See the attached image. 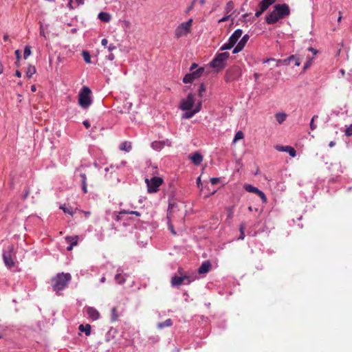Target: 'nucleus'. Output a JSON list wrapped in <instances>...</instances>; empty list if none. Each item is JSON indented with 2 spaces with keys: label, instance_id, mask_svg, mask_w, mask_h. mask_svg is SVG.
Wrapping results in <instances>:
<instances>
[{
  "label": "nucleus",
  "instance_id": "1",
  "mask_svg": "<svg viewBox=\"0 0 352 352\" xmlns=\"http://www.w3.org/2000/svg\"><path fill=\"white\" fill-rule=\"evenodd\" d=\"M290 14V9L287 4H276L274 10L265 16L266 23L269 25L274 24L280 19H283Z\"/></svg>",
  "mask_w": 352,
  "mask_h": 352
},
{
  "label": "nucleus",
  "instance_id": "2",
  "mask_svg": "<svg viewBox=\"0 0 352 352\" xmlns=\"http://www.w3.org/2000/svg\"><path fill=\"white\" fill-rule=\"evenodd\" d=\"M72 279L69 273H58L55 277L52 278V287L54 291L58 292L64 289Z\"/></svg>",
  "mask_w": 352,
  "mask_h": 352
},
{
  "label": "nucleus",
  "instance_id": "3",
  "mask_svg": "<svg viewBox=\"0 0 352 352\" xmlns=\"http://www.w3.org/2000/svg\"><path fill=\"white\" fill-rule=\"evenodd\" d=\"M230 57L228 52H221L216 54L213 60L210 63L211 67L216 69L217 72L223 70L226 66V61Z\"/></svg>",
  "mask_w": 352,
  "mask_h": 352
},
{
  "label": "nucleus",
  "instance_id": "4",
  "mask_svg": "<svg viewBox=\"0 0 352 352\" xmlns=\"http://www.w3.org/2000/svg\"><path fill=\"white\" fill-rule=\"evenodd\" d=\"M91 91L88 87L84 86L81 89L78 94V103L82 108L87 109L91 104Z\"/></svg>",
  "mask_w": 352,
  "mask_h": 352
},
{
  "label": "nucleus",
  "instance_id": "5",
  "mask_svg": "<svg viewBox=\"0 0 352 352\" xmlns=\"http://www.w3.org/2000/svg\"><path fill=\"white\" fill-rule=\"evenodd\" d=\"M192 19L179 24L175 30V37L177 38L187 36L191 31Z\"/></svg>",
  "mask_w": 352,
  "mask_h": 352
},
{
  "label": "nucleus",
  "instance_id": "6",
  "mask_svg": "<svg viewBox=\"0 0 352 352\" xmlns=\"http://www.w3.org/2000/svg\"><path fill=\"white\" fill-rule=\"evenodd\" d=\"M145 182L147 184L148 192L153 193L158 190V188L163 183V179L160 177H153L151 179H146Z\"/></svg>",
  "mask_w": 352,
  "mask_h": 352
},
{
  "label": "nucleus",
  "instance_id": "7",
  "mask_svg": "<svg viewBox=\"0 0 352 352\" xmlns=\"http://www.w3.org/2000/svg\"><path fill=\"white\" fill-rule=\"evenodd\" d=\"M13 251H14V245H9L6 250H5L3 253V259L5 265L8 267H12L14 266V263L13 261Z\"/></svg>",
  "mask_w": 352,
  "mask_h": 352
},
{
  "label": "nucleus",
  "instance_id": "8",
  "mask_svg": "<svg viewBox=\"0 0 352 352\" xmlns=\"http://www.w3.org/2000/svg\"><path fill=\"white\" fill-rule=\"evenodd\" d=\"M204 72V67H199L195 71H192L189 74L185 75L183 78L184 83H191L194 80L199 78Z\"/></svg>",
  "mask_w": 352,
  "mask_h": 352
},
{
  "label": "nucleus",
  "instance_id": "9",
  "mask_svg": "<svg viewBox=\"0 0 352 352\" xmlns=\"http://www.w3.org/2000/svg\"><path fill=\"white\" fill-rule=\"evenodd\" d=\"M195 103V96L192 94H189L186 99L182 100L180 109L183 111L191 109Z\"/></svg>",
  "mask_w": 352,
  "mask_h": 352
},
{
  "label": "nucleus",
  "instance_id": "10",
  "mask_svg": "<svg viewBox=\"0 0 352 352\" xmlns=\"http://www.w3.org/2000/svg\"><path fill=\"white\" fill-rule=\"evenodd\" d=\"M276 0H262L258 4V10L255 12V16H260L268 8L274 3Z\"/></svg>",
  "mask_w": 352,
  "mask_h": 352
},
{
  "label": "nucleus",
  "instance_id": "11",
  "mask_svg": "<svg viewBox=\"0 0 352 352\" xmlns=\"http://www.w3.org/2000/svg\"><path fill=\"white\" fill-rule=\"evenodd\" d=\"M241 75V69L239 67L234 66L226 72L227 80L231 81L235 80Z\"/></svg>",
  "mask_w": 352,
  "mask_h": 352
},
{
  "label": "nucleus",
  "instance_id": "12",
  "mask_svg": "<svg viewBox=\"0 0 352 352\" xmlns=\"http://www.w3.org/2000/svg\"><path fill=\"white\" fill-rule=\"evenodd\" d=\"M275 148L278 151L282 152H287L289 153V155L294 157L296 156V151L292 146H281V145H276L275 146Z\"/></svg>",
  "mask_w": 352,
  "mask_h": 352
},
{
  "label": "nucleus",
  "instance_id": "13",
  "mask_svg": "<svg viewBox=\"0 0 352 352\" xmlns=\"http://www.w3.org/2000/svg\"><path fill=\"white\" fill-rule=\"evenodd\" d=\"M249 40V36L248 34L244 35L241 41L238 43L236 46L234 48L232 53L237 54L241 52L245 47L246 43Z\"/></svg>",
  "mask_w": 352,
  "mask_h": 352
},
{
  "label": "nucleus",
  "instance_id": "14",
  "mask_svg": "<svg viewBox=\"0 0 352 352\" xmlns=\"http://www.w3.org/2000/svg\"><path fill=\"white\" fill-rule=\"evenodd\" d=\"M166 144L170 146L171 142L168 140H166V141H155L152 142L151 146L153 149L160 151L163 148Z\"/></svg>",
  "mask_w": 352,
  "mask_h": 352
},
{
  "label": "nucleus",
  "instance_id": "15",
  "mask_svg": "<svg viewBox=\"0 0 352 352\" xmlns=\"http://www.w3.org/2000/svg\"><path fill=\"white\" fill-rule=\"evenodd\" d=\"M242 34H243L242 30L240 29H237L230 36L228 41L230 43H232L233 44V45H234L236 44V43L237 42V41L239 40V38L241 36Z\"/></svg>",
  "mask_w": 352,
  "mask_h": 352
},
{
  "label": "nucleus",
  "instance_id": "16",
  "mask_svg": "<svg viewBox=\"0 0 352 352\" xmlns=\"http://www.w3.org/2000/svg\"><path fill=\"white\" fill-rule=\"evenodd\" d=\"M87 314L88 316L93 320L98 319L100 316L99 312L94 307H88L87 309Z\"/></svg>",
  "mask_w": 352,
  "mask_h": 352
},
{
  "label": "nucleus",
  "instance_id": "17",
  "mask_svg": "<svg viewBox=\"0 0 352 352\" xmlns=\"http://www.w3.org/2000/svg\"><path fill=\"white\" fill-rule=\"evenodd\" d=\"M210 268H211L210 262L209 261H206L204 263H202L201 266L199 267L198 272L200 274H206V273L208 272V271L210 270Z\"/></svg>",
  "mask_w": 352,
  "mask_h": 352
},
{
  "label": "nucleus",
  "instance_id": "18",
  "mask_svg": "<svg viewBox=\"0 0 352 352\" xmlns=\"http://www.w3.org/2000/svg\"><path fill=\"white\" fill-rule=\"evenodd\" d=\"M170 283L173 287L179 286L184 283V278H182V276L175 275L172 277Z\"/></svg>",
  "mask_w": 352,
  "mask_h": 352
},
{
  "label": "nucleus",
  "instance_id": "19",
  "mask_svg": "<svg viewBox=\"0 0 352 352\" xmlns=\"http://www.w3.org/2000/svg\"><path fill=\"white\" fill-rule=\"evenodd\" d=\"M190 159L195 165H199L201 163L203 157L201 154L196 152L191 156Z\"/></svg>",
  "mask_w": 352,
  "mask_h": 352
},
{
  "label": "nucleus",
  "instance_id": "20",
  "mask_svg": "<svg viewBox=\"0 0 352 352\" xmlns=\"http://www.w3.org/2000/svg\"><path fill=\"white\" fill-rule=\"evenodd\" d=\"M98 17L100 21L105 23L111 20V15L108 12H101L98 14Z\"/></svg>",
  "mask_w": 352,
  "mask_h": 352
},
{
  "label": "nucleus",
  "instance_id": "21",
  "mask_svg": "<svg viewBox=\"0 0 352 352\" xmlns=\"http://www.w3.org/2000/svg\"><path fill=\"white\" fill-rule=\"evenodd\" d=\"M173 325V321L171 319L168 318L164 322H159L157 324V327L160 329H164L165 327H169Z\"/></svg>",
  "mask_w": 352,
  "mask_h": 352
},
{
  "label": "nucleus",
  "instance_id": "22",
  "mask_svg": "<svg viewBox=\"0 0 352 352\" xmlns=\"http://www.w3.org/2000/svg\"><path fill=\"white\" fill-rule=\"evenodd\" d=\"M296 58V56L294 55H292L290 56L289 57H288L287 58H285L284 60H278L276 61V66L278 67L280 65H289L290 63V62L292 60H293V59H295Z\"/></svg>",
  "mask_w": 352,
  "mask_h": 352
},
{
  "label": "nucleus",
  "instance_id": "23",
  "mask_svg": "<svg viewBox=\"0 0 352 352\" xmlns=\"http://www.w3.org/2000/svg\"><path fill=\"white\" fill-rule=\"evenodd\" d=\"M111 321L112 322H116L119 318V315L116 307H113L111 310Z\"/></svg>",
  "mask_w": 352,
  "mask_h": 352
},
{
  "label": "nucleus",
  "instance_id": "24",
  "mask_svg": "<svg viewBox=\"0 0 352 352\" xmlns=\"http://www.w3.org/2000/svg\"><path fill=\"white\" fill-rule=\"evenodd\" d=\"M78 329L80 331L85 332L86 336H89L91 334V325L89 324H87L86 325L80 324Z\"/></svg>",
  "mask_w": 352,
  "mask_h": 352
},
{
  "label": "nucleus",
  "instance_id": "25",
  "mask_svg": "<svg viewBox=\"0 0 352 352\" xmlns=\"http://www.w3.org/2000/svg\"><path fill=\"white\" fill-rule=\"evenodd\" d=\"M65 240L69 243L72 245H76L78 244V236H66Z\"/></svg>",
  "mask_w": 352,
  "mask_h": 352
},
{
  "label": "nucleus",
  "instance_id": "26",
  "mask_svg": "<svg viewBox=\"0 0 352 352\" xmlns=\"http://www.w3.org/2000/svg\"><path fill=\"white\" fill-rule=\"evenodd\" d=\"M233 9L234 2L232 1H228L224 8L225 14H228Z\"/></svg>",
  "mask_w": 352,
  "mask_h": 352
},
{
  "label": "nucleus",
  "instance_id": "27",
  "mask_svg": "<svg viewBox=\"0 0 352 352\" xmlns=\"http://www.w3.org/2000/svg\"><path fill=\"white\" fill-rule=\"evenodd\" d=\"M245 189L250 192H253L255 194H258V192L260 191L259 189H258L256 187H254L250 184H246L245 185Z\"/></svg>",
  "mask_w": 352,
  "mask_h": 352
},
{
  "label": "nucleus",
  "instance_id": "28",
  "mask_svg": "<svg viewBox=\"0 0 352 352\" xmlns=\"http://www.w3.org/2000/svg\"><path fill=\"white\" fill-rule=\"evenodd\" d=\"M275 117L277 122L281 124L285 120L287 115L285 113H278L276 114Z\"/></svg>",
  "mask_w": 352,
  "mask_h": 352
},
{
  "label": "nucleus",
  "instance_id": "29",
  "mask_svg": "<svg viewBox=\"0 0 352 352\" xmlns=\"http://www.w3.org/2000/svg\"><path fill=\"white\" fill-rule=\"evenodd\" d=\"M120 149L124 151H129L131 149V142H124L120 146Z\"/></svg>",
  "mask_w": 352,
  "mask_h": 352
},
{
  "label": "nucleus",
  "instance_id": "30",
  "mask_svg": "<svg viewBox=\"0 0 352 352\" xmlns=\"http://www.w3.org/2000/svg\"><path fill=\"white\" fill-rule=\"evenodd\" d=\"M36 69L34 66L29 65L27 69V71H26V76L28 78H31L32 76V75L36 73Z\"/></svg>",
  "mask_w": 352,
  "mask_h": 352
},
{
  "label": "nucleus",
  "instance_id": "31",
  "mask_svg": "<svg viewBox=\"0 0 352 352\" xmlns=\"http://www.w3.org/2000/svg\"><path fill=\"white\" fill-rule=\"evenodd\" d=\"M122 271H121L120 272H118L115 276V280H116V282L118 284H122L125 282V278L124 277V276H122Z\"/></svg>",
  "mask_w": 352,
  "mask_h": 352
},
{
  "label": "nucleus",
  "instance_id": "32",
  "mask_svg": "<svg viewBox=\"0 0 352 352\" xmlns=\"http://www.w3.org/2000/svg\"><path fill=\"white\" fill-rule=\"evenodd\" d=\"M199 111V109H195L192 111L187 112L183 115V118L185 119L191 118L195 113Z\"/></svg>",
  "mask_w": 352,
  "mask_h": 352
},
{
  "label": "nucleus",
  "instance_id": "33",
  "mask_svg": "<svg viewBox=\"0 0 352 352\" xmlns=\"http://www.w3.org/2000/svg\"><path fill=\"white\" fill-rule=\"evenodd\" d=\"M135 214L137 217H140L141 214L140 212L138 211H133V210H122L120 211V214Z\"/></svg>",
  "mask_w": 352,
  "mask_h": 352
},
{
  "label": "nucleus",
  "instance_id": "34",
  "mask_svg": "<svg viewBox=\"0 0 352 352\" xmlns=\"http://www.w3.org/2000/svg\"><path fill=\"white\" fill-rule=\"evenodd\" d=\"M244 138V134L241 131H239L236 133L234 138L233 140V143H235L236 141L241 140Z\"/></svg>",
  "mask_w": 352,
  "mask_h": 352
},
{
  "label": "nucleus",
  "instance_id": "35",
  "mask_svg": "<svg viewBox=\"0 0 352 352\" xmlns=\"http://www.w3.org/2000/svg\"><path fill=\"white\" fill-rule=\"evenodd\" d=\"M82 55V57L84 58V60L87 63H91V56H90L89 53L87 51H83Z\"/></svg>",
  "mask_w": 352,
  "mask_h": 352
},
{
  "label": "nucleus",
  "instance_id": "36",
  "mask_svg": "<svg viewBox=\"0 0 352 352\" xmlns=\"http://www.w3.org/2000/svg\"><path fill=\"white\" fill-rule=\"evenodd\" d=\"M31 54V47L29 45H27L25 47L24 49V53H23V58L25 59H27L28 57Z\"/></svg>",
  "mask_w": 352,
  "mask_h": 352
},
{
  "label": "nucleus",
  "instance_id": "37",
  "mask_svg": "<svg viewBox=\"0 0 352 352\" xmlns=\"http://www.w3.org/2000/svg\"><path fill=\"white\" fill-rule=\"evenodd\" d=\"M233 46H234L233 44L228 41V43L223 44L221 47L220 50L223 51V50H230Z\"/></svg>",
  "mask_w": 352,
  "mask_h": 352
},
{
  "label": "nucleus",
  "instance_id": "38",
  "mask_svg": "<svg viewBox=\"0 0 352 352\" xmlns=\"http://www.w3.org/2000/svg\"><path fill=\"white\" fill-rule=\"evenodd\" d=\"M60 208L62 209L65 213H68L71 215H73V214H74L73 210L71 207L67 208V207L61 206L60 207Z\"/></svg>",
  "mask_w": 352,
  "mask_h": 352
},
{
  "label": "nucleus",
  "instance_id": "39",
  "mask_svg": "<svg viewBox=\"0 0 352 352\" xmlns=\"http://www.w3.org/2000/svg\"><path fill=\"white\" fill-rule=\"evenodd\" d=\"M182 278H184V283L186 285L190 284L192 281V279L186 274L183 275Z\"/></svg>",
  "mask_w": 352,
  "mask_h": 352
},
{
  "label": "nucleus",
  "instance_id": "40",
  "mask_svg": "<svg viewBox=\"0 0 352 352\" xmlns=\"http://www.w3.org/2000/svg\"><path fill=\"white\" fill-rule=\"evenodd\" d=\"M206 91V87L205 85L202 83L199 86V90H198V94H199V96L200 97H202L203 96V94Z\"/></svg>",
  "mask_w": 352,
  "mask_h": 352
},
{
  "label": "nucleus",
  "instance_id": "41",
  "mask_svg": "<svg viewBox=\"0 0 352 352\" xmlns=\"http://www.w3.org/2000/svg\"><path fill=\"white\" fill-rule=\"evenodd\" d=\"M345 135L350 137L352 136V124L349 125L344 131Z\"/></svg>",
  "mask_w": 352,
  "mask_h": 352
},
{
  "label": "nucleus",
  "instance_id": "42",
  "mask_svg": "<svg viewBox=\"0 0 352 352\" xmlns=\"http://www.w3.org/2000/svg\"><path fill=\"white\" fill-rule=\"evenodd\" d=\"M244 226L243 225H241L240 226V236L239 237V239H244L245 238V234H244Z\"/></svg>",
  "mask_w": 352,
  "mask_h": 352
},
{
  "label": "nucleus",
  "instance_id": "43",
  "mask_svg": "<svg viewBox=\"0 0 352 352\" xmlns=\"http://www.w3.org/2000/svg\"><path fill=\"white\" fill-rule=\"evenodd\" d=\"M260 198L262 199L263 202L265 203L267 202V197L265 196V195L264 194L263 192H262L261 190H260L258 194H257Z\"/></svg>",
  "mask_w": 352,
  "mask_h": 352
},
{
  "label": "nucleus",
  "instance_id": "44",
  "mask_svg": "<svg viewBox=\"0 0 352 352\" xmlns=\"http://www.w3.org/2000/svg\"><path fill=\"white\" fill-rule=\"evenodd\" d=\"M80 177L81 178V184L82 185H87V177L85 173H81L80 175Z\"/></svg>",
  "mask_w": 352,
  "mask_h": 352
},
{
  "label": "nucleus",
  "instance_id": "45",
  "mask_svg": "<svg viewBox=\"0 0 352 352\" xmlns=\"http://www.w3.org/2000/svg\"><path fill=\"white\" fill-rule=\"evenodd\" d=\"M311 63H312V58H309V60H307L303 67V70H306L307 69H308L310 67V65H311Z\"/></svg>",
  "mask_w": 352,
  "mask_h": 352
},
{
  "label": "nucleus",
  "instance_id": "46",
  "mask_svg": "<svg viewBox=\"0 0 352 352\" xmlns=\"http://www.w3.org/2000/svg\"><path fill=\"white\" fill-rule=\"evenodd\" d=\"M230 16V14H226V16H223V18H221V19H219L218 22L221 23V22L227 21L229 20Z\"/></svg>",
  "mask_w": 352,
  "mask_h": 352
},
{
  "label": "nucleus",
  "instance_id": "47",
  "mask_svg": "<svg viewBox=\"0 0 352 352\" xmlns=\"http://www.w3.org/2000/svg\"><path fill=\"white\" fill-rule=\"evenodd\" d=\"M219 182V178H217V177H213V178H211L210 179V182L213 185H215L217 184H218Z\"/></svg>",
  "mask_w": 352,
  "mask_h": 352
},
{
  "label": "nucleus",
  "instance_id": "48",
  "mask_svg": "<svg viewBox=\"0 0 352 352\" xmlns=\"http://www.w3.org/2000/svg\"><path fill=\"white\" fill-rule=\"evenodd\" d=\"M317 126L314 124V122L313 120L310 122V128L312 131L315 130L316 129Z\"/></svg>",
  "mask_w": 352,
  "mask_h": 352
},
{
  "label": "nucleus",
  "instance_id": "49",
  "mask_svg": "<svg viewBox=\"0 0 352 352\" xmlns=\"http://www.w3.org/2000/svg\"><path fill=\"white\" fill-rule=\"evenodd\" d=\"M198 67L197 64L194 63L191 65L190 67V72H192V71H195V69Z\"/></svg>",
  "mask_w": 352,
  "mask_h": 352
},
{
  "label": "nucleus",
  "instance_id": "50",
  "mask_svg": "<svg viewBox=\"0 0 352 352\" xmlns=\"http://www.w3.org/2000/svg\"><path fill=\"white\" fill-rule=\"evenodd\" d=\"M15 55L17 60H19L21 58V52L19 50L15 51Z\"/></svg>",
  "mask_w": 352,
  "mask_h": 352
},
{
  "label": "nucleus",
  "instance_id": "51",
  "mask_svg": "<svg viewBox=\"0 0 352 352\" xmlns=\"http://www.w3.org/2000/svg\"><path fill=\"white\" fill-rule=\"evenodd\" d=\"M293 60H294V63H295L294 65L296 66H299L300 65V58H298L296 57V58L293 59Z\"/></svg>",
  "mask_w": 352,
  "mask_h": 352
},
{
  "label": "nucleus",
  "instance_id": "52",
  "mask_svg": "<svg viewBox=\"0 0 352 352\" xmlns=\"http://www.w3.org/2000/svg\"><path fill=\"white\" fill-rule=\"evenodd\" d=\"M168 228H169V230L171 231V232H172L173 234H176V232H175V230H174L173 226L171 223H169V224H168Z\"/></svg>",
  "mask_w": 352,
  "mask_h": 352
},
{
  "label": "nucleus",
  "instance_id": "53",
  "mask_svg": "<svg viewBox=\"0 0 352 352\" xmlns=\"http://www.w3.org/2000/svg\"><path fill=\"white\" fill-rule=\"evenodd\" d=\"M307 50L313 52L314 55H316L318 52V51L316 49L313 48L312 47H309Z\"/></svg>",
  "mask_w": 352,
  "mask_h": 352
},
{
  "label": "nucleus",
  "instance_id": "54",
  "mask_svg": "<svg viewBox=\"0 0 352 352\" xmlns=\"http://www.w3.org/2000/svg\"><path fill=\"white\" fill-rule=\"evenodd\" d=\"M116 49V47L113 45V44H111L109 47H108V50L111 52L114 50Z\"/></svg>",
  "mask_w": 352,
  "mask_h": 352
},
{
  "label": "nucleus",
  "instance_id": "55",
  "mask_svg": "<svg viewBox=\"0 0 352 352\" xmlns=\"http://www.w3.org/2000/svg\"><path fill=\"white\" fill-rule=\"evenodd\" d=\"M83 125H84L87 129H88V128L90 126V124H89V121H88V120H85V121L83 122Z\"/></svg>",
  "mask_w": 352,
  "mask_h": 352
},
{
  "label": "nucleus",
  "instance_id": "56",
  "mask_svg": "<svg viewBox=\"0 0 352 352\" xmlns=\"http://www.w3.org/2000/svg\"><path fill=\"white\" fill-rule=\"evenodd\" d=\"M108 43V41L107 38H103L101 41V44L103 45V46H106Z\"/></svg>",
  "mask_w": 352,
  "mask_h": 352
},
{
  "label": "nucleus",
  "instance_id": "57",
  "mask_svg": "<svg viewBox=\"0 0 352 352\" xmlns=\"http://www.w3.org/2000/svg\"><path fill=\"white\" fill-rule=\"evenodd\" d=\"M177 272L178 274L180 275V276H183L184 275V271H183V269L181 268V267H179L178 270H177Z\"/></svg>",
  "mask_w": 352,
  "mask_h": 352
},
{
  "label": "nucleus",
  "instance_id": "58",
  "mask_svg": "<svg viewBox=\"0 0 352 352\" xmlns=\"http://www.w3.org/2000/svg\"><path fill=\"white\" fill-rule=\"evenodd\" d=\"M122 214H120V212L118 213V214L116 215L115 219L117 221H120L122 220V217H121Z\"/></svg>",
  "mask_w": 352,
  "mask_h": 352
},
{
  "label": "nucleus",
  "instance_id": "59",
  "mask_svg": "<svg viewBox=\"0 0 352 352\" xmlns=\"http://www.w3.org/2000/svg\"><path fill=\"white\" fill-rule=\"evenodd\" d=\"M72 3H73V0H69V3H68V7L69 8V9L72 10L74 9V7L72 6Z\"/></svg>",
  "mask_w": 352,
  "mask_h": 352
},
{
  "label": "nucleus",
  "instance_id": "60",
  "mask_svg": "<svg viewBox=\"0 0 352 352\" xmlns=\"http://www.w3.org/2000/svg\"><path fill=\"white\" fill-rule=\"evenodd\" d=\"M29 194H30V190L27 189L25 191V193L23 195V199H26L28 197Z\"/></svg>",
  "mask_w": 352,
  "mask_h": 352
},
{
  "label": "nucleus",
  "instance_id": "61",
  "mask_svg": "<svg viewBox=\"0 0 352 352\" xmlns=\"http://www.w3.org/2000/svg\"><path fill=\"white\" fill-rule=\"evenodd\" d=\"M87 185H82V190L85 193H87Z\"/></svg>",
  "mask_w": 352,
  "mask_h": 352
},
{
  "label": "nucleus",
  "instance_id": "62",
  "mask_svg": "<svg viewBox=\"0 0 352 352\" xmlns=\"http://www.w3.org/2000/svg\"><path fill=\"white\" fill-rule=\"evenodd\" d=\"M107 57H108V59L110 60H113L115 58V56L113 54H110Z\"/></svg>",
  "mask_w": 352,
  "mask_h": 352
},
{
  "label": "nucleus",
  "instance_id": "63",
  "mask_svg": "<svg viewBox=\"0 0 352 352\" xmlns=\"http://www.w3.org/2000/svg\"><path fill=\"white\" fill-rule=\"evenodd\" d=\"M15 76H16V77L20 78V77L21 76V72H20V71H19V70H16V72H15Z\"/></svg>",
  "mask_w": 352,
  "mask_h": 352
},
{
  "label": "nucleus",
  "instance_id": "64",
  "mask_svg": "<svg viewBox=\"0 0 352 352\" xmlns=\"http://www.w3.org/2000/svg\"><path fill=\"white\" fill-rule=\"evenodd\" d=\"M31 91L32 92H35L36 91V85H33L31 86Z\"/></svg>",
  "mask_w": 352,
  "mask_h": 352
}]
</instances>
